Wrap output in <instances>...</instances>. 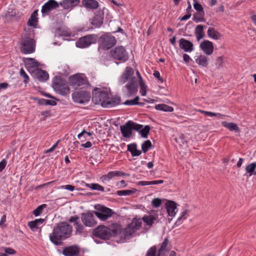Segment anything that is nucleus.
<instances>
[{"instance_id": "nucleus-48", "label": "nucleus", "mask_w": 256, "mask_h": 256, "mask_svg": "<svg viewBox=\"0 0 256 256\" xmlns=\"http://www.w3.org/2000/svg\"><path fill=\"white\" fill-rule=\"evenodd\" d=\"M156 252V248L155 246H153L148 250L146 256H157Z\"/></svg>"}, {"instance_id": "nucleus-33", "label": "nucleus", "mask_w": 256, "mask_h": 256, "mask_svg": "<svg viewBox=\"0 0 256 256\" xmlns=\"http://www.w3.org/2000/svg\"><path fill=\"white\" fill-rule=\"evenodd\" d=\"M222 124L230 131L238 132L239 130V128L237 124L234 122H228L226 121H223L222 122Z\"/></svg>"}, {"instance_id": "nucleus-22", "label": "nucleus", "mask_w": 256, "mask_h": 256, "mask_svg": "<svg viewBox=\"0 0 256 256\" xmlns=\"http://www.w3.org/2000/svg\"><path fill=\"white\" fill-rule=\"evenodd\" d=\"M78 248L75 245L65 247L62 250L64 256H77L79 254Z\"/></svg>"}, {"instance_id": "nucleus-38", "label": "nucleus", "mask_w": 256, "mask_h": 256, "mask_svg": "<svg viewBox=\"0 0 256 256\" xmlns=\"http://www.w3.org/2000/svg\"><path fill=\"white\" fill-rule=\"evenodd\" d=\"M136 192V190L133 188L132 190H120L116 192V194L119 196H130L134 194Z\"/></svg>"}, {"instance_id": "nucleus-46", "label": "nucleus", "mask_w": 256, "mask_h": 256, "mask_svg": "<svg viewBox=\"0 0 256 256\" xmlns=\"http://www.w3.org/2000/svg\"><path fill=\"white\" fill-rule=\"evenodd\" d=\"M17 12L16 10H9L6 14L4 16L6 18H12L16 16Z\"/></svg>"}, {"instance_id": "nucleus-1", "label": "nucleus", "mask_w": 256, "mask_h": 256, "mask_svg": "<svg viewBox=\"0 0 256 256\" xmlns=\"http://www.w3.org/2000/svg\"><path fill=\"white\" fill-rule=\"evenodd\" d=\"M72 231V227L66 222L59 224L53 228L52 233L49 237L50 242L56 246H60L62 240L69 238Z\"/></svg>"}, {"instance_id": "nucleus-37", "label": "nucleus", "mask_w": 256, "mask_h": 256, "mask_svg": "<svg viewBox=\"0 0 256 256\" xmlns=\"http://www.w3.org/2000/svg\"><path fill=\"white\" fill-rule=\"evenodd\" d=\"M28 62L26 64V66L28 71L30 70V68H33L37 69L39 66L38 63L34 58H28Z\"/></svg>"}, {"instance_id": "nucleus-49", "label": "nucleus", "mask_w": 256, "mask_h": 256, "mask_svg": "<svg viewBox=\"0 0 256 256\" xmlns=\"http://www.w3.org/2000/svg\"><path fill=\"white\" fill-rule=\"evenodd\" d=\"M152 204L154 208H158L162 204V200L158 198H154L152 201Z\"/></svg>"}, {"instance_id": "nucleus-51", "label": "nucleus", "mask_w": 256, "mask_h": 256, "mask_svg": "<svg viewBox=\"0 0 256 256\" xmlns=\"http://www.w3.org/2000/svg\"><path fill=\"white\" fill-rule=\"evenodd\" d=\"M204 16H200L199 13L198 14H194L193 17V20L196 22H204Z\"/></svg>"}, {"instance_id": "nucleus-61", "label": "nucleus", "mask_w": 256, "mask_h": 256, "mask_svg": "<svg viewBox=\"0 0 256 256\" xmlns=\"http://www.w3.org/2000/svg\"><path fill=\"white\" fill-rule=\"evenodd\" d=\"M153 75L154 76V77L157 78L159 80L161 81L162 82H163V79L162 78H161L160 73L158 71L155 70L154 72Z\"/></svg>"}, {"instance_id": "nucleus-62", "label": "nucleus", "mask_w": 256, "mask_h": 256, "mask_svg": "<svg viewBox=\"0 0 256 256\" xmlns=\"http://www.w3.org/2000/svg\"><path fill=\"white\" fill-rule=\"evenodd\" d=\"M6 161L4 159L0 162V172H2L6 167Z\"/></svg>"}, {"instance_id": "nucleus-13", "label": "nucleus", "mask_w": 256, "mask_h": 256, "mask_svg": "<svg viewBox=\"0 0 256 256\" xmlns=\"http://www.w3.org/2000/svg\"><path fill=\"white\" fill-rule=\"evenodd\" d=\"M94 213L90 212L80 214L82 222L86 227H94L96 224Z\"/></svg>"}, {"instance_id": "nucleus-21", "label": "nucleus", "mask_w": 256, "mask_h": 256, "mask_svg": "<svg viewBox=\"0 0 256 256\" xmlns=\"http://www.w3.org/2000/svg\"><path fill=\"white\" fill-rule=\"evenodd\" d=\"M179 47L186 52H191L194 50V44L190 40L182 38L179 40Z\"/></svg>"}, {"instance_id": "nucleus-42", "label": "nucleus", "mask_w": 256, "mask_h": 256, "mask_svg": "<svg viewBox=\"0 0 256 256\" xmlns=\"http://www.w3.org/2000/svg\"><path fill=\"white\" fill-rule=\"evenodd\" d=\"M194 8L199 12L200 16H204V8L200 4L195 2L194 4Z\"/></svg>"}, {"instance_id": "nucleus-8", "label": "nucleus", "mask_w": 256, "mask_h": 256, "mask_svg": "<svg viewBox=\"0 0 256 256\" xmlns=\"http://www.w3.org/2000/svg\"><path fill=\"white\" fill-rule=\"evenodd\" d=\"M98 42L100 48L102 50H107L114 46L116 44V40L114 36L105 34L99 38Z\"/></svg>"}, {"instance_id": "nucleus-58", "label": "nucleus", "mask_w": 256, "mask_h": 256, "mask_svg": "<svg viewBox=\"0 0 256 256\" xmlns=\"http://www.w3.org/2000/svg\"><path fill=\"white\" fill-rule=\"evenodd\" d=\"M151 184H152V181H150V182L140 181V182H138V185H139V186H144L151 185Z\"/></svg>"}, {"instance_id": "nucleus-12", "label": "nucleus", "mask_w": 256, "mask_h": 256, "mask_svg": "<svg viewBox=\"0 0 256 256\" xmlns=\"http://www.w3.org/2000/svg\"><path fill=\"white\" fill-rule=\"evenodd\" d=\"M93 234L101 239L108 240L112 236V232L107 226H100L94 230Z\"/></svg>"}, {"instance_id": "nucleus-15", "label": "nucleus", "mask_w": 256, "mask_h": 256, "mask_svg": "<svg viewBox=\"0 0 256 256\" xmlns=\"http://www.w3.org/2000/svg\"><path fill=\"white\" fill-rule=\"evenodd\" d=\"M94 214L102 220H105L110 218L114 212L108 208L100 206L98 211H94Z\"/></svg>"}, {"instance_id": "nucleus-52", "label": "nucleus", "mask_w": 256, "mask_h": 256, "mask_svg": "<svg viewBox=\"0 0 256 256\" xmlns=\"http://www.w3.org/2000/svg\"><path fill=\"white\" fill-rule=\"evenodd\" d=\"M28 225L32 230H34L35 228H38V224L34 220L28 222Z\"/></svg>"}, {"instance_id": "nucleus-23", "label": "nucleus", "mask_w": 256, "mask_h": 256, "mask_svg": "<svg viewBox=\"0 0 256 256\" xmlns=\"http://www.w3.org/2000/svg\"><path fill=\"white\" fill-rule=\"evenodd\" d=\"M165 207L168 216L173 217L176 214V204L174 201L169 200L165 204Z\"/></svg>"}, {"instance_id": "nucleus-43", "label": "nucleus", "mask_w": 256, "mask_h": 256, "mask_svg": "<svg viewBox=\"0 0 256 256\" xmlns=\"http://www.w3.org/2000/svg\"><path fill=\"white\" fill-rule=\"evenodd\" d=\"M152 147V143L150 140L144 141L142 145V149L144 153L146 152Z\"/></svg>"}, {"instance_id": "nucleus-36", "label": "nucleus", "mask_w": 256, "mask_h": 256, "mask_svg": "<svg viewBox=\"0 0 256 256\" xmlns=\"http://www.w3.org/2000/svg\"><path fill=\"white\" fill-rule=\"evenodd\" d=\"M155 108L158 110H162L166 112H172L174 110L172 107L164 104L156 105Z\"/></svg>"}, {"instance_id": "nucleus-55", "label": "nucleus", "mask_w": 256, "mask_h": 256, "mask_svg": "<svg viewBox=\"0 0 256 256\" xmlns=\"http://www.w3.org/2000/svg\"><path fill=\"white\" fill-rule=\"evenodd\" d=\"M125 105H128V106H134L136 105L137 104H139L138 103H136L135 102L134 100H127L125 102L123 103Z\"/></svg>"}, {"instance_id": "nucleus-14", "label": "nucleus", "mask_w": 256, "mask_h": 256, "mask_svg": "<svg viewBox=\"0 0 256 256\" xmlns=\"http://www.w3.org/2000/svg\"><path fill=\"white\" fill-rule=\"evenodd\" d=\"M73 100L78 103L83 104L90 100V93L84 90H78L73 92L72 94Z\"/></svg>"}, {"instance_id": "nucleus-11", "label": "nucleus", "mask_w": 256, "mask_h": 256, "mask_svg": "<svg viewBox=\"0 0 256 256\" xmlns=\"http://www.w3.org/2000/svg\"><path fill=\"white\" fill-rule=\"evenodd\" d=\"M98 36L96 34H88L79 38L76 42V46L80 48H85L96 42Z\"/></svg>"}, {"instance_id": "nucleus-27", "label": "nucleus", "mask_w": 256, "mask_h": 256, "mask_svg": "<svg viewBox=\"0 0 256 256\" xmlns=\"http://www.w3.org/2000/svg\"><path fill=\"white\" fill-rule=\"evenodd\" d=\"M169 240L168 238H164V242H162L160 248L158 249L157 256H166V254L168 252V245Z\"/></svg>"}, {"instance_id": "nucleus-64", "label": "nucleus", "mask_w": 256, "mask_h": 256, "mask_svg": "<svg viewBox=\"0 0 256 256\" xmlns=\"http://www.w3.org/2000/svg\"><path fill=\"white\" fill-rule=\"evenodd\" d=\"M54 182V181H52V182H48L47 183H46V184H40V185H39L38 186H37L36 188V190H38L39 188H44L45 186H47V185H48V184H52Z\"/></svg>"}, {"instance_id": "nucleus-17", "label": "nucleus", "mask_w": 256, "mask_h": 256, "mask_svg": "<svg viewBox=\"0 0 256 256\" xmlns=\"http://www.w3.org/2000/svg\"><path fill=\"white\" fill-rule=\"evenodd\" d=\"M146 226H152L155 222H158V214L155 210H150L148 214L144 215L142 218Z\"/></svg>"}, {"instance_id": "nucleus-54", "label": "nucleus", "mask_w": 256, "mask_h": 256, "mask_svg": "<svg viewBox=\"0 0 256 256\" xmlns=\"http://www.w3.org/2000/svg\"><path fill=\"white\" fill-rule=\"evenodd\" d=\"M4 252H5L4 254H14L16 253V252L15 250H14V249L10 248H4Z\"/></svg>"}, {"instance_id": "nucleus-10", "label": "nucleus", "mask_w": 256, "mask_h": 256, "mask_svg": "<svg viewBox=\"0 0 256 256\" xmlns=\"http://www.w3.org/2000/svg\"><path fill=\"white\" fill-rule=\"evenodd\" d=\"M141 126L132 121H128L124 125L121 126L120 129L121 132L124 138H130L132 134V130H138Z\"/></svg>"}, {"instance_id": "nucleus-9", "label": "nucleus", "mask_w": 256, "mask_h": 256, "mask_svg": "<svg viewBox=\"0 0 256 256\" xmlns=\"http://www.w3.org/2000/svg\"><path fill=\"white\" fill-rule=\"evenodd\" d=\"M108 94L105 91H102L100 89L96 88L93 92L92 101L96 104H100L104 107V104L107 102Z\"/></svg>"}, {"instance_id": "nucleus-50", "label": "nucleus", "mask_w": 256, "mask_h": 256, "mask_svg": "<svg viewBox=\"0 0 256 256\" xmlns=\"http://www.w3.org/2000/svg\"><path fill=\"white\" fill-rule=\"evenodd\" d=\"M20 76H22L24 78V82L26 84L29 80V77L28 74L26 73L24 70L23 68H21L20 70Z\"/></svg>"}, {"instance_id": "nucleus-45", "label": "nucleus", "mask_w": 256, "mask_h": 256, "mask_svg": "<svg viewBox=\"0 0 256 256\" xmlns=\"http://www.w3.org/2000/svg\"><path fill=\"white\" fill-rule=\"evenodd\" d=\"M140 93L141 94L142 96H144L146 95V88L147 86L145 84L144 80H141L140 82Z\"/></svg>"}, {"instance_id": "nucleus-28", "label": "nucleus", "mask_w": 256, "mask_h": 256, "mask_svg": "<svg viewBox=\"0 0 256 256\" xmlns=\"http://www.w3.org/2000/svg\"><path fill=\"white\" fill-rule=\"evenodd\" d=\"M82 4L86 8L95 10L98 6V3L96 0H82Z\"/></svg>"}, {"instance_id": "nucleus-47", "label": "nucleus", "mask_w": 256, "mask_h": 256, "mask_svg": "<svg viewBox=\"0 0 256 256\" xmlns=\"http://www.w3.org/2000/svg\"><path fill=\"white\" fill-rule=\"evenodd\" d=\"M38 18L36 16H30V18L28 22V26H34L37 24Z\"/></svg>"}, {"instance_id": "nucleus-26", "label": "nucleus", "mask_w": 256, "mask_h": 256, "mask_svg": "<svg viewBox=\"0 0 256 256\" xmlns=\"http://www.w3.org/2000/svg\"><path fill=\"white\" fill-rule=\"evenodd\" d=\"M120 103V98L119 96H115L110 98L108 97L107 102L104 104V107L111 108L119 104Z\"/></svg>"}, {"instance_id": "nucleus-35", "label": "nucleus", "mask_w": 256, "mask_h": 256, "mask_svg": "<svg viewBox=\"0 0 256 256\" xmlns=\"http://www.w3.org/2000/svg\"><path fill=\"white\" fill-rule=\"evenodd\" d=\"M103 18H104L102 16L96 15L94 17L91 24L96 27L99 28L103 24Z\"/></svg>"}, {"instance_id": "nucleus-31", "label": "nucleus", "mask_w": 256, "mask_h": 256, "mask_svg": "<svg viewBox=\"0 0 256 256\" xmlns=\"http://www.w3.org/2000/svg\"><path fill=\"white\" fill-rule=\"evenodd\" d=\"M196 62L202 67H207L208 66V58L204 55L198 56L195 60Z\"/></svg>"}, {"instance_id": "nucleus-59", "label": "nucleus", "mask_w": 256, "mask_h": 256, "mask_svg": "<svg viewBox=\"0 0 256 256\" xmlns=\"http://www.w3.org/2000/svg\"><path fill=\"white\" fill-rule=\"evenodd\" d=\"M183 59L186 63H189L190 61H192V59L186 54H183Z\"/></svg>"}, {"instance_id": "nucleus-53", "label": "nucleus", "mask_w": 256, "mask_h": 256, "mask_svg": "<svg viewBox=\"0 0 256 256\" xmlns=\"http://www.w3.org/2000/svg\"><path fill=\"white\" fill-rule=\"evenodd\" d=\"M60 188L65 189L70 191H73L75 189V186L72 185L68 184L64 186H60Z\"/></svg>"}, {"instance_id": "nucleus-24", "label": "nucleus", "mask_w": 256, "mask_h": 256, "mask_svg": "<svg viewBox=\"0 0 256 256\" xmlns=\"http://www.w3.org/2000/svg\"><path fill=\"white\" fill-rule=\"evenodd\" d=\"M80 2V0H63L60 3V4L64 10H68L76 6Z\"/></svg>"}, {"instance_id": "nucleus-3", "label": "nucleus", "mask_w": 256, "mask_h": 256, "mask_svg": "<svg viewBox=\"0 0 256 256\" xmlns=\"http://www.w3.org/2000/svg\"><path fill=\"white\" fill-rule=\"evenodd\" d=\"M142 220L140 218H134L125 228H118L116 230V232H114V234L116 236L120 235L124 239L129 238L142 226Z\"/></svg>"}, {"instance_id": "nucleus-44", "label": "nucleus", "mask_w": 256, "mask_h": 256, "mask_svg": "<svg viewBox=\"0 0 256 256\" xmlns=\"http://www.w3.org/2000/svg\"><path fill=\"white\" fill-rule=\"evenodd\" d=\"M46 204H43L40 206H38L36 209H35L33 211V214L36 216H37L39 215H40L42 212L44 208H46Z\"/></svg>"}, {"instance_id": "nucleus-7", "label": "nucleus", "mask_w": 256, "mask_h": 256, "mask_svg": "<svg viewBox=\"0 0 256 256\" xmlns=\"http://www.w3.org/2000/svg\"><path fill=\"white\" fill-rule=\"evenodd\" d=\"M112 58L122 62H126L128 58V54L126 48L122 46H118L110 51Z\"/></svg>"}, {"instance_id": "nucleus-25", "label": "nucleus", "mask_w": 256, "mask_h": 256, "mask_svg": "<svg viewBox=\"0 0 256 256\" xmlns=\"http://www.w3.org/2000/svg\"><path fill=\"white\" fill-rule=\"evenodd\" d=\"M35 76L40 82H44L48 78V74L45 70L39 68L35 70Z\"/></svg>"}, {"instance_id": "nucleus-5", "label": "nucleus", "mask_w": 256, "mask_h": 256, "mask_svg": "<svg viewBox=\"0 0 256 256\" xmlns=\"http://www.w3.org/2000/svg\"><path fill=\"white\" fill-rule=\"evenodd\" d=\"M52 87L56 91L62 96H66L70 92L68 84L60 77L54 78L52 82Z\"/></svg>"}, {"instance_id": "nucleus-18", "label": "nucleus", "mask_w": 256, "mask_h": 256, "mask_svg": "<svg viewBox=\"0 0 256 256\" xmlns=\"http://www.w3.org/2000/svg\"><path fill=\"white\" fill-rule=\"evenodd\" d=\"M60 6V3L54 0H48L44 4L42 8V14H47L52 10Z\"/></svg>"}, {"instance_id": "nucleus-57", "label": "nucleus", "mask_w": 256, "mask_h": 256, "mask_svg": "<svg viewBox=\"0 0 256 256\" xmlns=\"http://www.w3.org/2000/svg\"><path fill=\"white\" fill-rule=\"evenodd\" d=\"M6 214H4L1 218L0 221V226L2 228H5L6 225L4 224V222H6Z\"/></svg>"}, {"instance_id": "nucleus-56", "label": "nucleus", "mask_w": 256, "mask_h": 256, "mask_svg": "<svg viewBox=\"0 0 256 256\" xmlns=\"http://www.w3.org/2000/svg\"><path fill=\"white\" fill-rule=\"evenodd\" d=\"M223 62L222 58L221 56H219L217 58L216 64L218 66V68H220L222 66V64Z\"/></svg>"}, {"instance_id": "nucleus-60", "label": "nucleus", "mask_w": 256, "mask_h": 256, "mask_svg": "<svg viewBox=\"0 0 256 256\" xmlns=\"http://www.w3.org/2000/svg\"><path fill=\"white\" fill-rule=\"evenodd\" d=\"M188 210H186L184 211L182 214V216L179 217L177 220H176V223H179L180 222V220L184 218V219L186 218H184V216L186 214L188 213Z\"/></svg>"}, {"instance_id": "nucleus-20", "label": "nucleus", "mask_w": 256, "mask_h": 256, "mask_svg": "<svg viewBox=\"0 0 256 256\" xmlns=\"http://www.w3.org/2000/svg\"><path fill=\"white\" fill-rule=\"evenodd\" d=\"M200 48L207 55H210L214 52V46L212 42L204 40L200 44Z\"/></svg>"}, {"instance_id": "nucleus-32", "label": "nucleus", "mask_w": 256, "mask_h": 256, "mask_svg": "<svg viewBox=\"0 0 256 256\" xmlns=\"http://www.w3.org/2000/svg\"><path fill=\"white\" fill-rule=\"evenodd\" d=\"M207 33L208 37L214 40H218L222 36V34L213 28H209Z\"/></svg>"}, {"instance_id": "nucleus-6", "label": "nucleus", "mask_w": 256, "mask_h": 256, "mask_svg": "<svg viewBox=\"0 0 256 256\" xmlns=\"http://www.w3.org/2000/svg\"><path fill=\"white\" fill-rule=\"evenodd\" d=\"M20 49L23 54L32 53L35 49V42L33 38L28 36H25L22 38L20 41Z\"/></svg>"}, {"instance_id": "nucleus-30", "label": "nucleus", "mask_w": 256, "mask_h": 256, "mask_svg": "<svg viewBox=\"0 0 256 256\" xmlns=\"http://www.w3.org/2000/svg\"><path fill=\"white\" fill-rule=\"evenodd\" d=\"M128 150L130 152L132 156H139L142 154L140 150H137V145L136 143L128 144Z\"/></svg>"}, {"instance_id": "nucleus-41", "label": "nucleus", "mask_w": 256, "mask_h": 256, "mask_svg": "<svg viewBox=\"0 0 256 256\" xmlns=\"http://www.w3.org/2000/svg\"><path fill=\"white\" fill-rule=\"evenodd\" d=\"M39 104L42 105H45V106H55L56 104V102L53 100H46L44 98H42L39 100L38 102Z\"/></svg>"}, {"instance_id": "nucleus-40", "label": "nucleus", "mask_w": 256, "mask_h": 256, "mask_svg": "<svg viewBox=\"0 0 256 256\" xmlns=\"http://www.w3.org/2000/svg\"><path fill=\"white\" fill-rule=\"evenodd\" d=\"M254 164H248L246 168V171L247 173L249 174V176H251L252 174L256 175V172H254L256 167Z\"/></svg>"}, {"instance_id": "nucleus-2", "label": "nucleus", "mask_w": 256, "mask_h": 256, "mask_svg": "<svg viewBox=\"0 0 256 256\" xmlns=\"http://www.w3.org/2000/svg\"><path fill=\"white\" fill-rule=\"evenodd\" d=\"M127 81L128 83L125 86L128 90V95L132 96L137 91L136 79L134 76V70L131 67H126L124 72L120 76L119 79V82L120 84H124Z\"/></svg>"}, {"instance_id": "nucleus-19", "label": "nucleus", "mask_w": 256, "mask_h": 256, "mask_svg": "<svg viewBox=\"0 0 256 256\" xmlns=\"http://www.w3.org/2000/svg\"><path fill=\"white\" fill-rule=\"evenodd\" d=\"M128 174L123 172L121 171H112L108 172L107 174L103 175L100 180L102 182L109 181L114 176H129Z\"/></svg>"}, {"instance_id": "nucleus-29", "label": "nucleus", "mask_w": 256, "mask_h": 256, "mask_svg": "<svg viewBox=\"0 0 256 256\" xmlns=\"http://www.w3.org/2000/svg\"><path fill=\"white\" fill-rule=\"evenodd\" d=\"M204 26L200 24L197 26L194 29V34L198 41L203 38L204 36Z\"/></svg>"}, {"instance_id": "nucleus-63", "label": "nucleus", "mask_w": 256, "mask_h": 256, "mask_svg": "<svg viewBox=\"0 0 256 256\" xmlns=\"http://www.w3.org/2000/svg\"><path fill=\"white\" fill-rule=\"evenodd\" d=\"M56 34L58 36H66L67 34L66 32H63L61 28H58L56 29Z\"/></svg>"}, {"instance_id": "nucleus-39", "label": "nucleus", "mask_w": 256, "mask_h": 256, "mask_svg": "<svg viewBox=\"0 0 256 256\" xmlns=\"http://www.w3.org/2000/svg\"><path fill=\"white\" fill-rule=\"evenodd\" d=\"M86 187L89 188L93 190H96L101 192L104 191V188L98 184H86Z\"/></svg>"}, {"instance_id": "nucleus-16", "label": "nucleus", "mask_w": 256, "mask_h": 256, "mask_svg": "<svg viewBox=\"0 0 256 256\" xmlns=\"http://www.w3.org/2000/svg\"><path fill=\"white\" fill-rule=\"evenodd\" d=\"M79 220L80 217L78 216H72L68 220L70 222L74 224L76 235H82L84 233L85 226L80 222Z\"/></svg>"}, {"instance_id": "nucleus-4", "label": "nucleus", "mask_w": 256, "mask_h": 256, "mask_svg": "<svg viewBox=\"0 0 256 256\" xmlns=\"http://www.w3.org/2000/svg\"><path fill=\"white\" fill-rule=\"evenodd\" d=\"M69 83L75 88H84L90 86L87 78L84 74H78L70 76Z\"/></svg>"}, {"instance_id": "nucleus-34", "label": "nucleus", "mask_w": 256, "mask_h": 256, "mask_svg": "<svg viewBox=\"0 0 256 256\" xmlns=\"http://www.w3.org/2000/svg\"><path fill=\"white\" fill-rule=\"evenodd\" d=\"M138 125L141 126V128L139 129V130L137 131L140 133L142 138H147L150 130V126L146 125L145 126L144 128H143L142 125L140 124H138Z\"/></svg>"}]
</instances>
